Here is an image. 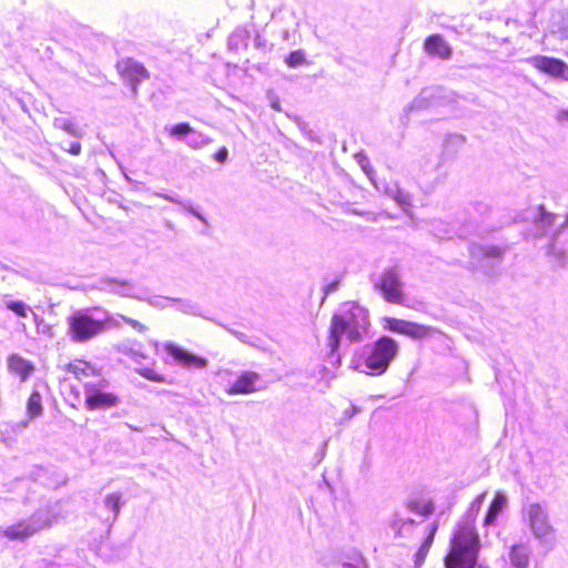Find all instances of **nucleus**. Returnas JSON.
Instances as JSON below:
<instances>
[{"label": "nucleus", "instance_id": "nucleus-1", "mask_svg": "<svg viewBox=\"0 0 568 568\" xmlns=\"http://www.w3.org/2000/svg\"><path fill=\"white\" fill-rule=\"evenodd\" d=\"M368 324V312L366 308L354 301L343 303L331 320L326 343L329 354H336L342 335H345L352 343L361 342Z\"/></svg>", "mask_w": 568, "mask_h": 568}, {"label": "nucleus", "instance_id": "nucleus-2", "mask_svg": "<svg viewBox=\"0 0 568 568\" xmlns=\"http://www.w3.org/2000/svg\"><path fill=\"white\" fill-rule=\"evenodd\" d=\"M481 541L475 519L465 520L457 526L449 539L447 552L443 558L445 568H475L478 565Z\"/></svg>", "mask_w": 568, "mask_h": 568}, {"label": "nucleus", "instance_id": "nucleus-3", "mask_svg": "<svg viewBox=\"0 0 568 568\" xmlns=\"http://www.w3.org/2000/svg\"><path fill=\"white\" fill-rule=\"evenodd\" d=\"M399 353L398 343L386 335L378 337L366 347L356 364V368L371 376L384 374Z\"/></svg>", "mask_w": 568, "mask_h": 568}, {"label": "nucleus", "instance_id": "nucleus-4", "mask_svg": "<svg viewBox=\"0 0 568 568\" xmlns=\"http://www.w3.org/2000/svg\"><path fill=\"white\" fill-rule=\"evenodd\" d=\"M110 321L94 318L87 310L77 311L68 317V333L72 342L87 343L102 334Z\"/></svg>", "mask_w": 568, "mask_h": 568}, {"label": "nucleus", "instance_id": "nucleus-5", "mask_svg": "<svg viewBox=\"0 0 568 568\" xmlns=\"http://www.w3.org/2000/svg\"><path fill=\"white\" fill-rule=\"evenodd\" d=\"M385 302L404 307H410L404 291V283L397 268H386L374 284Z\"/></svg>", "mask_w": 568, "mask_h": 568}, {"label": "nucleus", "instance_id": "nucleus-6", "mask_svg": "<svg viewBox=\"0 0 568 568\" xmlns=\"http://www.w3.org/2000/svg\"><path fill=\"white\" fill-rule=\"evenodd\" d=\"M382 325L383 328L388 332L400 334L413 339L425 338L434 332L430 326L390 316L383 317Z\"/></svg>", "mask_w": 568, "mask_h": 568}, {"label": "nucleus", "instance_id": "nucleus-7", "mask_svg": "<svg viewBox=\"0 0 568 568\" xmlns=\"http://www.w3.org/2000/svg\"><path fill=\"white\" fill-rule=\"evenodd\" d=\"M84 407L90 412L110 409L120 402L119 396L105 390L103 385L87 384L84 385Z\"/></svg>", "mask_w": 568, "mask_h": 568}, {"label": "nucleus", "instance_id": "nucleus-8", "mask_svg": "<svg viewBox=\"0 0 568 568\" xmlns=\"http://www.w3.org/2000/svg\"><path fill=\"white\" fill-rule=\"evenodd\" d=\"M116 71L131 87L134 95L138 94V84L150 78L148 69L142 63L134 61L131 58L119 61L116 63Z\"/></svg>", "mask_w": 568, "mask_h": 568}, {"label": "nucleus", "instance_id": "nucleus-9", "mask_svg": "<svg viewBox=\"0 0 568 568\" xmlns=\"http://www.w3.org/2000/svg\"><path fill=\"white\" fill-rule=\"evenodd\" d=\"M528 524L534 535L545 539L554 532L547 511L538 504H532L527 509Z\"/></svg>", "mask_w": 568, "mask_h": 568}, {"label": "nucleus", "instance_id": "nucleus-10", "mask_svg": "<svg viewBox=\"0 0 568 568\" xmlns=\"http://www.w3.org/2000/svg\"><path fill=\"white\" fill-rule=\"evenodd\" d=\"M531 63L538 71L554 78H564L568 72V64L556 58L536 55L531 58Z\"/></svg>", "mask_w": 568, "mask_h": 568}, {"label": "nucleus", "instance_id": "nucleus-11", "mask_svg": "<svg viewBox=\"0 0 568 568\" xmlns=\"http://www.w3.org/2000/svg\"><path fill=\"white\" fill-rule=\"evenodd\" d=\"M260 381V374L256 372H242L236 379L229 386V395H247L258 390L256 383Z\"/></svg>", "mask_w": 568, "mask_h": 568}, {"label": "nucleus", "instance_id": "nucleus-12", "mask_svg": "<svg viewBox=\"0 0 568 568\" xmlns=\"http://www.w3.org/2000/svg\"><path fill=\"white\" fill-rule=\"evenodd\" d=\"M165 349L180 365L186 368L201 369L207 365L206 358L192 354L174 344H168Z\"/></svg>", "mask_w": 568, "mask_h": 568}, {"label": "nucleus", "instance_id": "nucleus-13", "mask_svg": "<svg viewBox=\"0 0 568 568\" xmlns=\"http://www.w3.org/2000/svg\"><path fill=\"white\" fill-rule=\"evenodd\" d=\"M39 527L28 520H20L0 531V535L12 541H23L39 531Z\"/></svg>", "mask_w": 568, "mask_h": 568}, {"label": "nucleus", "instance_id": "nucleus-14", "mask_svg": "<svg viewBox=\"0 0 568 568\" xmlns=\"http://www.w3.org/2000/svg\"><path fill=\"white\" fill-rule=\"evenodd\" d=\"M424 50L428 55L446 60L452 55V48L440 34H432L424 41Z\"/></svg>", "mask_w": 568, "mask_h": 568}, {"label": "nucleus", "instance_id": "nucleus-15", "mask_svg": "<svg viewBox=\"0 0 568 568\" xmlns=\"http://www.w3.org/2000/svg\"><path fill=\"white\" fill-rule=\"evenodd\" d=\"M9 372L17 375L21 382L27 381L34 372V365L19 354H11L7 358Z\"/></svg>", "mask_w": 568, "mask_h": 568}, {"label": "nucleus", "instance_id": "nucleus-16", "mask_svg": "<svg viewBox=\"0 0 568 568\" xmlns=\"http://www.w3.org/2000/svg\"><path fill=\"white\" fill-rule=\"evenodd\" d=\"M62 369L71 374L75 379L81 381L98 375L95 367L88 361L82 358H74L67 363Z\"/></svg>", "mask_w": 568, "mask_h": 568}, {"label": "nucleus", "instance_id": "nucleus-17", "mask_svg": "<svg viewBox=\"0 0 568 568\" xmlns=\"http://www.w3.org/2000/svg\"><path fill=\"white\" fill-rule=\"evenodd\" d=\"M509 559L515 568H528L529 551L526 545L515 544L509 549Z\"/></svg>", "mask_w": 568, "mask_h": 568}, {"label": "nucleus", "instance_id": "nucleus-18", "mask_svg": "<svg viewBox=\"0 0 568 568\" xmlns=\"http://www.w3.org/2000/svg\"><path fill=\"white\" fill-rule=\"evenodd\" d=\"M507 498L504 494L497 493L490 503L488 511L484 518V526L488 527L495 524L497 516L505 508Z\"/></svg>", "mask_w": 568, "mask_h": 568}, {"label": "nucleus", "instance_id": "nucleus-19", "mask_svg": "<svg viewBox=\"0 0 568 568\" xmlns=\"http://www.w3.org/2000/svg\"><path fill=\"white\" fill-rule=\"evenodd\" d=\"M438 529V523H434L430 527L429 534L424 540L423 545L419 547L418 551L416 552L415 558V565L422 566L427 557V554L429 552V549L434 542L435 534Z\"/></svg>", "mask_w": 568, "mask_h": 568}, {"label": "nucleus", "instance_id": "nucleus-20", "mask_svg": "<svg viewBox=\"0 0 568 568\" xmlns=\"http://www.w3.org/2000/svg\"><path fill=\"white\" fill-rule=\"evenodd\" d=\"M408 508L415 514L427 517L434 513V504L430 499H412L408 503Z\"/></svg>", "mask_w": 568, "mask_h": 568}, {"label": "nucleus", "instance_id": "nucleus-21", "mask_svg": "<svg viewBox=\"0 0 568 568\" xmlns=\"http://www.w3.org/2000/svg\"><path fill=\"white\" fill-rule=\"evenodd\" d=\"M42 397L38 390L30 394L27 402V414L29 418H36L42 414Z\"/></svg>", "mask_w": 568, "mask_h": 568}, {"label": "nucleus", "instance_id": "nucleus-22", "mask_svg": "<svg viewBox=\"0 0 568 568\" xmlns=\"http://www.w3.org/2000/svg\"><path fill=\"white\" fill-rule=\"evenodd\" d=\"M285 62L290 68H297L307 63L303 50H295L290 52V54L285 59Z\"/></svg>", "mask_w": 568, "mask_h": 568}, {"label": "nucleus", "instance_id": "nucleus-23", "mask_svg": "<svg viewBox=\"0 0 568 568\" xmlns=\"http://www.w3.org/2000/svg\"><path fill=\"white\" fill-rule=\"evenodd\" d=\"M168 132L172 136L183 138V136H186L187 134L192 133L193 128L186 122H181V123L171 125L168 129Z\"/></svg>", "mask_w": 568, "mask_h": 568}, {"label": "nucleus", "instance_id": "nucleus-24", "mask_svg": "<svg viewBox=\"0 0 568 568\" xmlns=\"http://www.w3.org/2000/svg\"><path fill=\"white\" fill-rule=\"evenodd\" d=\"M136 373L140 376L144 377L145 379L154 382V383H164L165 382L164 375H162L161 373H158L153 368H149V367L138 368Z\"/></svg>", "mask_w": 568, "mask_h": 568}, {"label": "nucleus", "instance_id": "nucleus-25", "mask_svg": "<svg viewBox=\"0 0 568 568\" xmlns=\"http://www.w3.org/2000/svg\"><path fill=\"white\" fill-rule=\"evenodd\" d=\"M105 506L110 508L114 515H118L121 507V495L120 494H110L104 499Z\"/></svg>", "mask_w": 568, "mask_h": 568}, {"label": "nucleus", "instance_id": "nucleus-26", "mask_svg": "<svg viewBox=\"0 0 568 568\" xmlns=\"http://www.w3.org/2000/svg\"><path fill=\"white\" fill-rule=\"evenodd\" d=\"M7 307L18 316L26 317L28 315V306L23 302L11 301L7 304Z\"/></svg>", "mask_w": 568, "mask_h": 568}, {"label": "nucleus", "instance_id": "nucleus-27", "mask_svg": "<svg viewBox=\"0 0 568 568\" xmlns=\"http://www.w3.org/2000/svg\"><path fill=\"white\" fill-rule=\"evenodd\" d=\"M119 317L129 326H131L134 331L139 332V333H144L146 332L148 327L142 324L141 322L136 321V320H133V318H130L125 315H119Z\"/></svg>", "mask_w": 568, "mask_h": 568}, {"label": "nucleus", "instance_id": "nucleus-28", "mask_svg": "<svg viewBox=\"0 0 568 568\" xmlns=\"http://www.w3.org/2000/svg\"><path fill=\"white\" fill-rule=\"evenodd\" d=\"M539 210V220L540 222L546 225V226H551L555 222V217L556 215L552 214V213H548L546 212L545 207L542 205H540L538 207Z\"/></svg>", "mask_w": 568, "mask_h": 568}, {"label": "nucleus", "instance_id": "nucleus-29", "mask_svg": "<svg viewBox=\"0 0 568 568\" xmlns=\"http://www.w3.org/2000/svg\"><path fill=\"white\" fill-rule=\"evenodd\" d=\"M484 257H499L503 254V250L499 246H487L480 248Z\"/></svg>", "mask_w": 568, "mask_h": 568}, {"label": "nucleus", "instance_id": "nucleus-30", "mask_svg": "<svg viewBox=\"0 0 568 568\" xmlns=\"http://www.w3.org/2000/svg\"><path fill=\"white\" fill-rule=\"evenodd\" d=\"M227 156H229V151L225 146H222L215 153H214V159L221 163V164H224L227 160Z\"/></svg>", "mask_w": 568, "mask_h": 568}, {"label": "nucleus", "instance_id": "nucleus-31", "mask_svg": "<svg viewBox=\"0 0 568 568\" xmlns=\"http://www.w3.org/2000/svg\"><path fill=\"white\" fill-rule=\"evenodd\" d=\"M63 129H64L67 132H69L70 134L75 135V136H81V134H82V133H81L80 128H79V126H77V125H74V124H72V123H70V124H64V125H63Z\"/></svg>", "mask_w": 568, "mask_h": 568}, {"label": "nucleus", "instance_id": "nucleus-32", "mask_svg": "<svg viewBox=\"0 0 568 568\" xmlns=\"http://www.w3.org/2000/svg\"><path fill=\"white\" fill-rule=\"evenodd\" d=\"M396 200L398 203H400L402 206H404L405 209H407L408 206H410V200L407 195L405 194H397L396 195Z\"/></svg>", "mask_w": 568, "mask_h": 568}, {"label": "nucleus", "instance_id": "nucleus-33", "mask_svg": "<svg viewBox=\"0 0 568 568\" xmlns=\"http://www.w3.org/2000/svg\"><path fill=\"white\" fill-rule=\"evenodd\" d=\"M82 146L79 142L71 143L68 152L72 155H79L81 153Z\"/></svg>", "mask_w": 568, "mask_h": 568}, {"label": "nucleus", "instance_id": "nucleus-34", "mask_svg": "<svg viewBox=\"0 0 568 568\" xmlns=\"http://www.w3.org/2000/svg\"><path fill=\"white\" fill-rule=\"evenodd\" d=\"M338 285H339V282H338V281H333L332 283L327 284V285L325 286V290H324V292H325L324 298H325L329 293H332V292H334L335 290H337Z\"/></svg>", "mask_w": 568, "mask_h": 568}, {"label": "nucleus", "instance_id": "nucleus-35", "mask_svg": "<svg viewBox=\"0 0 568 568\" xmlns=\"http://www.w3.org/2000/svg\"><path fill=\"white\" fill-rule=\"evenodd\" d=\"M557 120L562 122V121H568V110H561L557 113Z\"/></svg>", "mask_w": 568, "mask_h": 568}, {"label": "nucleus", "instance_id": "nucleus-36", "mask_svg": "<svg viewBox=\"0 0 568 568\" xmlns=\"http://www.w3.org/2000/svg\"><path fill=\"white\" fill-rule=\"evenodd\" d=\"M112 282L115 283V284L122 285V286H129L130 285V283L128 281L118 282L115 280H112Z\"/></svg>", "mask_w": 568, "mask_h": 568}, {"label": "nucleus", "instance_id": "nucleus-37", "mask_svg": "<svg viewBox=\"0 0 568 568\" xmlns=\"http://www.w3.org/2000/svg\"><path fill=\"white\" fill-rule=\"evenodd\" d=\"M484 497H485V493L480 494V495L478 496V498H477V499H478V503H481V501H483V499H484Z\"/></svg>", "mask_w": 568, "mask_h": 568}]
</instances>
